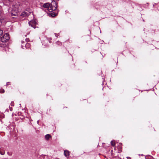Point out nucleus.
<instances>
[{
	"label": "nucleus",
	"instance_id": "15",
	"mask_svg": "<svg viewBox=\"0 0 159 159\" xmlns=\"http://www.w3.org/2000/svg\"><path fill=\"white\" fill-rule=\"evenodd\" d=\"M7 153L8 154V155H9V156H11L12 155V153L11 152H7Z\"/></svg>",
	"mask_w": 159,
	"mask_h": 159
},
{
	"label": "nucleus",
	"instance_id": "4",
	"mask_svg": "<svg viewBox=\"0 0 159 159\" xmlns=\"http://www.w3.org/2000/svg\"><path fill=\"white\" fill-rule=\"evenodd\" d=\"M15 0H3L4 2L7 5H9L11 3Z\"/></svg>",
	"mask_w": 159,
	"mask_h": 159
},
{
	"label": "nucleus",
	"instance_id": "9",
	"mask_svg": "<svg viewBox=\"0 0 159 159\" xmlns=\"http://www.w3.org/2000/svg\"><path fill=\"white\" fill-rule=\"evenodd\" d=\"M51 137V135L49 134H46L45 136V138L47 140H48Z\"/></svg>",
	"mask_w": 159,
	"mask_h": 159
},
{
	"label": "nucleus",
	"instance_id": "19",
	"mask_svg": "<svg viewBox=\"0 0 159 159\" xmlns=\"http://www.w3.org/2000/svg\"><path fill=\"white\" fill-rule=\"evenodd\" d=\"M24 47V45H21V47L22 48H24L23 47Z\"/></svg>",
	"mask_w": 159,
	"mask_h": 159
},
{
	"label": "nucleus",
	"instance_id": "17",
	"mask_svg": "<svg viewBox=\"0 0 159 159\" xmlns=\"http://www.w3.org/2000/svg\"><path fill=\"white\" fill-rule=\"evenodd\" d=\"M51 16H54L53 15H54V16H55V15L54 14V12H52V13H51Z\"/></svg>",
	"mask_w": 159,
	"mask_h": 159
},
{
	"label": "nucleus",
	"instance_id": "11",
	"mask_svg": "<svg viewBox=\"0 0 159 159\" xmlns=\"http://www.w3.org/2000/svg\"><path fill=\"white\" fill-rule=\"evenodd\" d=\"M25 47L26 48L28 49L30 48V43H27L25 44Z\"/></svg>",
	"mask_w": 159,
	"mask_h": 159
},
{
	"label": "nucleus",
	"instance_id": "8",
	"mask_svg": "<svg viewBox=\"0 0 159 159\" xmlns=\"http://www.w3.org/2000/svg\"><path fill=\"white\" fill-rule=\"evenodd\" d=\"M64 154L66 157H68L69 156V152L67 150H65L64 151Z\"/></svg>",
	"mask_w": 159,
	"mask_h": 159
},
{
	"label": "nucleus",
	"instance_id": "5",
	"mask_svg": "<svg viewBox=\"0 0 159 159\" xmlns=\"http://www.w3.org/2000/svg\"><path fill=\"white\" fill-rule=\"evenodd\" d=\"M11 16H16L18 15L17 11H15L13 10H12L11 11Z\"/></svg>",
	"mask_w": 159,
	"mask_h": 159
},
{
	"label": "nucleus",
	"instance_id": "7",
	"mask_svg": "<svg viewBox=\"0 0 159 159\" xmlns=\"http://www.w3.org/2000/svg\"><path fill=\"white\" fill-rule=\"evenodd\" d=\"M0 154L2 155H3L5 154V152L3 148H0Z\"/></svg>",
	"mask_w": 159,
	"mask_h": 159
},
{
	"label": "nucleus",
	"instance_id": "13",
	"mask_svg": "<svg viewBox=\"0 0 159 159\" xmlns=\"http://www.w3.org/2000/svg\"><path fill=\"white\" fill-rule=\"evenodd\" d=\"M3 31L0 29V36H1L3 34Z\"/></svg>",
	"mask_w": 159,
	"mask_h": 159
},
{
	"label": "nucleus",
	"instance_id": "1",
	"mask_svg": "<svg viewBox=\"0 0 159 159\" xmlns=\"http://www.w3.org/2000/svg\"><path fill=\"white\" fill-rule=\"evenodd\" d=\"M57 5L56 2L55 1L52 2L49 7L48 9V10L49 12H52L53 11L57 9Z\"/></svg>",
	"mask_w": 159,
	"mask_h": 159
},
{
	"label": "nucleus",
	"instance_id": "10",
	"mask_svg": "<svg viewBox=\"0 0 159 159\" xmlns=\"http://www.w3.org/2000/svg\"><path fill=\"white\" fill-rule=\"evenodd\" d=\"M27 15V13L25 12H23L20 15L21 16H22L23 17H25Z\"/></svg>",
	"mask_w": 159,
	"mask_h": 159
},
{
	"label": "nucleus",
	"instance_id": "6",
	"mask_svg": "<svg viewBox=\"0 0 159 159\" xmlns=\"http://www.w3.org/2000/svg\"><path fill=\"white\" fill-rule=\"evenodd\" d=\"M50 4H50L49 3H46L43 5V7H44L48 8V9L49 6H50Z\"/></svg>",
	"mask_w": 159,
	"mask_h": 159
},
{
	"label": "nucleus",
	"instance_id": "12",
	"mask_svg": "<svg viewBox=\"0 0 159 159\" xmlns=\"http://www.w3.org/2000/svg\"><path fill=\"white\" fill-rule=\"evenodd\" d=\"M111 145L113 146H115V141H111Z\"/></svg>",
	"mask_w": 159,
	"mask_h": 159
},
{
	"label": "nucleus",
	"instance_id": "16",
	"mask_svg": "<svg viewBox=\"0 0 159 159\" xmlns=\"http://www.w3.org/2000/svg\"><path fill=\"white\" fill-rule=\"evenodd\" d=\"M2 24V19L0 18V25Z\"/></svg>",
	"mask_w": 159,
	"mask_h": 159
},
{
	"label": "nucleus",
	"instance_id": "3",
	"mask_svg": "<svg viewBox=\"0 0 159 159\" xmlns=\"http://www.w3.org/2000/svg\"><path fill=\"white\" fill-rule=\"evenodd\" d=\"M36 22L35 21L31 20L30 21L29 24L30 25H31L32 27L35 28V27Z\"/></svg>",
	"mask_w": 159,
	"mask_h": 159
},
{
	"label": "nucleus",
	"instance_id": "2",
	"mask_svg": "<svg viewBox=\"0 0 159 159\" xmlns=\"http://www.w3.org/2000/svg\"><path fill=\"white\" fill-rule=\"evenodd\" d=\"M10 39L9 35L8 33H6L1 38V40L2 42H5L7 41Z\"/></svg>",
	"mask_w": 159,
	"mask_h": 159
},
{
	"label": "nucleus",
	"instance_id": "14",
	"mask_svg": "<svg viewBox=\"0 0 159 159\" xmlns=\"http://www.w3.org/2000/svg\"><path fill=\"white\" fill-rule=\"evenodd\" d=\"M4 92V90L3 89L0 90V93H3Z\"/></svg>",
	"mask_w": 159,
	"mask_h": 159
},
{
	"label": "nucleus",
	"instance_id": "21",
	"mask_svg": "<svg viewBox=\"0 0 159 159\" xmlns=\"http://www.w3.org/2000/svg\"><path fill=\"white\" fill-rule=\"evenodd\" d=\"M8 84V83H7V84Z\"/></svg>",
	"mask_w": 159,
	"mask_h": 159
},
{
	"label": "nucleus",
	"instance_id": "18",
	"mask_svg": "<svg viewBox=\"0 0 159 159\" xmlns=\"http://www.w3.org/2000/svg\"><path fill=\"white\" fill-rule=\"evenodd\" d=\"M2 12L1 11V10H0V16H2Z\"/></svg>",
	"mask_w": 159,
	"mask_h": 159
},
{
	"label": "nucleus",
	"instance_id": "20",
	"mask_svg": "<svg viewBox=\"0 0 159 159\" xmlns=\"http://www.w3.org/2000/svg\"><path fill=\"white\" fill-rule=\"evenodd\" d=\"M21 42H22V43H24V41H21Z\"/></svg>",
	"mask_w": 159,
	"mask_h": 159
}]
</instances>
